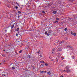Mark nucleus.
Here are the masks:
<instances>
[{
	"instance_id": "nucleus-23",
	"label": "nucleus",
	"mask_w": 77,
	"mask_h": 77,
	"mask_svg": "<svg viewBox=\"0 0 77 77\" xmlns=\"http://www.w3.org/2000/svg\"><path fill=\"white\" fill-rule=\"evenodd\" d=\"M26 9V10H28L29 11L30 9V8H27Z\"/></svg>"
},
{
	"instance_id": "nucleus-43",
	"label": "nucleus",
	"mask_w": 77,
	"mask_h": 77,
	"mask_svg": "<svg viewBox=\"0 0 77 77\" xmlns=\"http://www.w3.org/2000/svg\"><path fill=\"white\" fill-rule=\"evenodd\" d=\"M3 75H4V76H6V75L4 74Z\"/></svg>"
},
{
	"instance_id": "nucleus-32",
	"label": "nucleus",
	"mask_w": 77,
	"mask_h": 77,
	"mask_svg": "<svg viewBox=\"0 0 77 77\" xmlns=\"http://www.w3.org/2000/svg\"><path fill=\"white\" fill-rule=\"evenodd\" d=\"M7 2H9V1L8 0H6Z\"/></svg>"
},
{
	"instance_id": "nucleus-39",
	"label": "nucleus",
	"mask_w": 77,
	"mask_h": 77,
	"mask_svg": "<svg viewBox=\"0 0 77 77\" xmlns=\"http://www.w3.org/2000/svg\"><path fill=\"white\" fill-rule=\"evenodd\" d=\"M51 60L52 61H53V60H54L53 59H52Z\"/></svg>"
},
{
	"instance_id": "nucleus-1",
	"label": "nucleus",
	"mask_w": 77,
	"mask_h": 77,
	"mask_svg": "<svg viewBox=\"0 0 77 77\" xmlns=\"http://www.w3.org/2000/svg\"><path fill=\"white\" fill-rule=\"evenodd\" d=\"M69 67L68 66H67L65 67V69H66V71L67 73H68V72H71L70 70H69Z\"/></svg>"
},
{
	"instance_id": "nucleus-15",
	"label": "nucleus",
	"mask_w": 77,
	"mask_h": 77,
	"mask_svg": "<svg viewBox=\"0 0 77 77\" xmlns=\"http://www.w3.org/2000/svg\"><path fill=\"white\" fill-rule=\"evenodd\" d=\"M73 35H74V36H76V33L75 32H74L73 33Z\"/></svg>"
},
{
	"instance_id": "nucleus-27",
	"label": "nucleus",
	"mask_w": 77,
	"mask_h": 77,
	"mask_svg": "<svg viewBox=\"0 0 77 77\" xmlns=\"http://www.w3.org/2000/svg\"><path fill=\"white\" fill-rule=\"evenodd\" d=\"M18 33H16V36H18Z\"/></svg>"
},
{
	"instance_id": "nucleus-51",
	"label": "nucleus",
	"mask_w": 77,
	"mask_h": 77,
	"mask_svg": "<svg viewBox=\"0 0 77 77\" xmlns=\"http://www.w3.org/2000/svg\"><path fill=\"white\" fill-rule=\"evenodd\" d=\"M3 51H5V50H4Z\"/></svg>"
},
{
	"instance_id": "nucleus-20",
	"label": "nucleus",
	"mask_w": 77,
	"mask_h": 77,
	"mask_svg": "<svg viewBox=\"0 0 77 77\" xmlns=\"http://www.w3.org/2000/svg\"><path fill=\"white\" fill-rule=\"evenodd\" d=\"M54 77H58V76H57V75H56L54 76Z\"/></svg>"
},
{
	"instance_id": "nucleus-47",
	"label": "nucleus",
	"mask_w": 77,
	"mask_h": 77,
	"mask_svg": "<svg viewBox=\"0 0 77 77\" xmlns=\"http://www.w3.org/2000/svg\"><path fill=\"white\" fill-rule=\"evenodd\" d=\"M2 65V63H1L0 64V65Z\"/></svg>"
},
{
	"instance_id": "nucleus-53",
	"label": "nucleus",
	"mask_w": 77,
	"mask_h": 77,
	"mask_svg": "<svg viewBox=\"0 0 77 77\" xmlns=\"http://www.w3.org/2000/svg\"><path fill=\"white\" fill-rule=\"evenodd\" d=\"M59 45H58V46H59Z\"/></svg>"
},
{
	"instance_id": "nucleus-38",
	"label": "nucleus",
	"mask_w": 77,
	"mask_h": 77,
	"mask_svg": "<svg viewBox=\"0 0 77 77\" xmlns=\"http://www.w3.org/2000/svg\"><path fill=\"white\" fill-rule=\"evenodd\" d=\"M38 54H40L41 53H39V52H38Z\"/></svg>"
},
{
	"instance_id": "nucleus-24",
	"label": "nucleus",
	"mask_w": 77,
	"mask_h": 77,
	"mask_svg": "<svg viewBox=\"0 0 77 77\" xmlns=\"http://www.w3.org/2000/svg\"><path fill=\"white\" fill-rule=\"evenodd\" d=\"M12 69H15V67H12Z\"/></svg>"
},
{
	"instance_id": "nucleus-13",
	"label": "nucleus",
	"mask_w": 77,
	"mask_h": 77,
	"mask_svg": "<svg viewBox=\"0 0 77 77\" xmlns=\"http://www.w3.org/2000/svg\"><path fill=\"white\" fill-rule=\"evenodd\" d=\"M72 58L73 59H74L75 57L73 56H72Z\"/></svg>"
},
{
	"instance_id": "nucleus-50",
	"label": "nucleus",
	"mask_w": 77,
	"mask_h": 77,
	"mask_svg": "<svg viewBox=\"0 0 77 77\" xmlns=\"http://www.w3.org/2000/svg\"><path fill=\"white\" fill-rule=\"evenodd\" d=\"M3 62H5V61H3Z\"/></svg>"
},
{
	"instance_id": "nucleus-9",
	"label": "nucleus",
	"mask_w": 77,
	"mask_h": 77,
	"mask_svg": "<svg viewBox=\"0 0 77 77\" xmlns=\"http://www.w3.org/2000/svg\"><path fill=\"white\" fill-rule=\"evenodd\" d=\"M22 52H23V50H20L19 51V53H22Z\"/></svg>"
},
{
	"instance_id": "nucleus-14",
	"label": "nucleus",
	"mask_w": 77,
	"mask_h": 77,
	"mask_svg": "<svg viewBox=\"0 0 77 77\" xmlns=\"http://www.w3.org/2000/svg\"><path fill=\"white\" fill-rule=\"evenodd\" d=\"M40 63H44V61H43V60H42L40 61Z\"/></svg>"
},
{
	"instance_id": "nucleus-4",
	"label": "nucleus",
	"mask_w": 77,
	"mask_h": 77,
	"mask_svg": "<svg viewBox=\"0 0 77 77\" xmlns=\"http://www.w3.org/2000/svg\"><path fill=\"white\" fill-rule=\"evenodd\" d=\"M72 47L71 46L68 45L66 47V48H72Z\"/></svg>"
},
{
	"instance_id": "nucleus-17",
	"label": "nucleus",
	"mask_w": 77,
	"mask_h": 77,
	"mask_svg": "<svg viewBox=\"0 0 77 77\" xmlns=\"http://www.w3.org/2000/svg\"><path fill=\"white\" fill-rule=\"evenodd\" d=\"M16 4L17 5V6H20V4H18L17 2H16Z\"/></svg>"
},
{
	"instance_id": "nucleus-35",
	"label": "nucleus",
	"mask_w": 77,
	"mask_h": 77,
	"mask_svg": "<svg viewBox=\"0 0 77 77\" xmlns=\"http://www.w3.org/2000/svg\"><path fill=\"white\" fill-rule=\"evenodd\" d=\"M60 57L59 56V57H58V58H59V59H60Z\"/></svg>"
},
{
	"instance_id": "nucleus-7",
	"label": "nucleus",
	"mask_w": 77,
	"mask_h": 77,
	"mask_svg": "<svg viewBox=\"0 0 77 77\" xmlns=\"http://www.w3.org/2000/svg\"><path fill=\"white\" fill-rule=\"evenodd\" d=\"M57 22H59V21H57V20H56L55 21H54L53 22V23H56Z\"/></svg>"
},
{
	"instance_id": "nucleus-21",
	"label": "nucleus",
	"mask_w": 77,
	"mask_h": 77,
	"mask_svg": "<svg viewBox=\"0 0 77 77\" xmlns=\"http://www.w3.org/2000/svg\"><path fill=\"white\" fill-rule=\"evenodd\" d=\"M40 72L41 73H44V71H41Z\"/></svg>"
},
{
	"instance_id": "nucleus-41",
	"label": "nucleus",
	"mask_w": 77,
	"mask_h": 77,
	"mask_svg": "<svg viewBox=\"0 0 77 77\" xmlns=\"http://www.w3.org/2000/svg\"><path fill=\"white\" fill-rule=\"evenodd\" d=\"M64 72H66V70H64L63 71Z\"/></svg>"
},
{
	"instance_id": "nucleus-37",
	"label": "nucleus",
	"mask_w": 77,
	"mask_h": 77,
	"mask_svg": "<svg viewBox=\"0 0 77 77\" xmlns=\"http://www.w3.org/2000/svg\"><path fill=\"white\" fill-rule=\"evenodd\" d=\"M60 77H63V76L61 75V76H60Z\"/></svg>"
},
{
	"instance_id": "nucleus-6",
	"label": "nucleus",
	"mask_w": 77,
	"mask_h": 77,
	"mask_svg": "<svg viewBox=\"0 0 77 77\" xmlns=\"http://www.w3.org/2000/svg\"><path fill=\"white\" fill-rule=\"evenodd\" d=\"M48 74H49V75H50V74H51V72L49 71V72H48Z\"/></svg>"
},
{
	"instance_id": "nucleus-29",
	"label": "nucleus",
	"mask_w": 77,
	"mask_h": 77,
	"mask_svg": "<svg viewBox=\"0 0 77 77\" xmlns=\"http://www.w3.org/2000/svg\"><path fill=\"white\" fill-rule=\"evenodd\" d=\"M39 56H40V57H42V55L41 54H40Z\"/></svg>"
},
{
	"instance_id": "nucleus-8",
	"label": "nucleus",
	"mask_w": 77,
	"mask_h": 77,
	"mask_svg": "<svg viewBox=\"0 0 77 77\" xmlns=\"http://www.w3.org/2000/svg\"><path fill=\"white\" fill-rule=\"evenodd\" d=\"M54 50H55V49L54 48H53L52 49V53L53 54H54L53 53V51H54Z\"/></svg>"
},
{
	"instance_id": "nucleus-11",
	"label": "nucleus",
	"mask_w": 77,
	"mask_h": 77,
	"mask_svg": "<svg viewBox=\"0 0 77 77\" xmlns=\"http://www.w3.org/2000/svg\"><path fill=\"white\" fill-rule=\"evenodd\" d=\"M56 20H57H57H59V18H57V17L56 18Z\"/></svg>"
},
{
	"instance_id": "nucleus-22",
	"label": "nucleus",
	"mask_w": 77,
	"mask_h": 77,
	"mask_svg": "<svg viewBox=\"0 0 77 77\" xmlns=\"http://www.w3.org/2000/svg\"><path fill=\"white\" fill-rule=\"evenodd\" d=\"M18 13H19V14H21V11H18Z\"/></svg>"
},
{
	"instance_id": "nucleus-42",
	"label": "nucleus",
	"mask_w": 77,
	"mask_h": 77,
	"mask_svg": "<svg viewBox=\"0 0 77 77\" xmlns=\"http://www.w3.org/2000/svg\"><path fill=\"white\" fill-rule=\"evenodd\" d=\"M45 72V73L46 72H47V71H45V72Z\"/></svg>"
},
{
	"instance_id": "nucleus-28",
	"label": "nucleus",
	"mask_w": 77,
	"mask_h": 77,
	"mask_svg": "<svg viewBox=\"0 0 77 77\" xmlns=\"http://www.w3.org/2000/svg\"><path fill=\"white\" fill-rule=\"evenodd\" d=\"M28 57H29V58H31L30 56V55H28Z\"/></svg>"
},
{
	"instance_id": "nucleus-31",
	"label": "nucleus",
	"mask_w": 77,
	"mask_h": 77,
	"mask_svg": "<svg viewBox=\"0 0 77 77\" xmlns=\"http://www.w3.org/2000/svg\"><path fill=\"white\" fill-rule=\"evenodd\" d=\"M15 8L16 9H17V8H18V7H17V6H16V7H15Z\"/></svg>"
},
{
	"instance_id": "nucleus-46",
	"label": "nucleus",
	"mask_w": 77,
	"mask_h": 77,
	"mask_svg": "<svg viewBox=\"0 0 77 77\" xmlns=\"http://www.w3.org/2000/svg\"><path fill=\"white\" fill-rule=\"evenodd\" d=\"M38 51H39V52H41V51H40V50H39Z\"/></svg>"
},
{
	"instance_id": "nucleus-18",
	"label": "nucleus",
	"mask_w": 77,
	"mask_h": 77,
	"mask_svg": "<svg viewBox=\"0 0 77 77\" xmlns=\"http://www.w3.org/2000/svg\"><path fill=\"white\" fill-rule=\"evenodd\" d=\"M71 33L72 35H73V32H72L71 31Z\"/></svg>"
},
{
	"instance_id": "nucleus-49",
	"label": "nucleus",
	"mask_w": 77,
	"mask_h": 77,
	"mask_svg": "<svg viewBox=\"0 0 77 77\" xmlns=\"http://www.w3.org/2000/svg\"><path fill=\"white\" fill-rule=\"evenodd\" d=\"M5 32H7V30H6L5 31Z\"/></svg>"
},
{
	"instance_id": "nucleus-16",
	"label": "nucleus",
	"mask_w": 77,
	"mask_h": 77,
	"mask_svg": "<svg viewBox=\"0 0 77 77\" xmlns=\"http://www.w3.org/2000/svg\"><path fill=\"white\" fill-rule=\"evenodd\" d=\"M14 25H13V26H12L11 27V29H13V28H14Z\"/></svg>"
},
{
	"instance_id": "nucleus-30",
	"label": "nucleus",
	"mask_w": 77,
	"mask_h": 77,
	"mask_svg": "<svg viewBox=\"0 0 77 77\" xmlns=\"http://www.w3.org/2000/svg\"><path fill=\"white\" fill-rule=\"evenodd\" d=\"M47 31H46V32H45V34L47 35Z\"/></svg>"
},
{
	"instance_id": "nucleus-45",
	"label": "nucleus",
	"mask_w": 77,
	"mask_h": 77,
	"mask_svg": "<svg viewBox=\"0 0 77 77\" xmlns=\"http://www.w3.org/2000/svg\"><path fill=\"white\" fill-rule=\"evenodd\" d=\"M18 18H20V17H20V16H18Z\"/></svg>"
},
{
	"instance_id": "nucleus-40",
	"label": "nucleus",
	"mask_w": 77,
	"mask_h": 77,
	"mask_svg": "<svg viewBox=\"0 0 77 77\" xmlns=\"http://www.w3.org/2000/svg\"><path fill=\"white\" fill-rule=\"evenodd\" d=\"M59 42V41H58L56 42H57V43H58V42Z\"/></svg>"
},
{
	"instance_id": "nucleus-34",
	"label": "nucleus",
	"mask_w": 77,
	"mask_h": 77,
	"mask_svg": "<svg viewBox=\"0 0 77 77\" xmlns=\"http://www.w3.org/2000/svg\"><path fill=\"white\" fill-rule=\"evenodd\" d=\"M25 49H26L27 50V49H28V48L26 47V48H25Z\"/></svg>"
},
{
	"instance_id": "nucleus-25",
	"label": "nucleus",
	"mask_w": 77,
	"mask_h": 77,
	"mask_svg": "<svg viewBox=\"0 0 77 77\" xmlns=\"http://www.w3.org/2000/svg\"><path fill=\"white\" fill-rule=\"evenodd\" d=\"M42 14H45V12L44 11H42Z\"/></svg>"
},
{
	"instance_id": "nucleus-10",
	"label": "nucleus",
	"mask_w": 77,
	"mask_h": 77,
	"mask_svg": "<svg viewBox=\"0 0 77 77\" xmlns=\"http://www.w3.org/2000/svg\"><path fill=\"white\" fill-rule=\"evenodd\" d=\"M56 13H57V11H53V13H54V14H56Z\"/></svg>"
},
{
	"instance_id": "nucleus-12",
	"label": "nucleus",
	"mask_w": 77,
	"mask_h": 77,
	"mask_svg": "<svg viewBox=\"0 0 77 77\" xmlns=\"http://www.w3.org/2000/svg\"><path fill=\"white\" fill-rule=\"evenodd\" d=\"M20 29V28H17V29H16V31L17 32H18V30H19Z\"/></svg>"
},
{
	"instance_id": "nucleus-48",
	"label": "nucleus",
	"mask_w": 77,
	"mask_h": 77,
	"mask_svg": "<svg viewBox=\"0 0 77 77\" xmlns=\"http://www.w3.org/2000/svg\"><path fill=\"white\" fill-rule=\"evenodd\" d=\"M31 1V0H28V1Z\"/></svg>"
},
{
	"instance_id": "nucleus-19",
	"label": "nucleus",
	"mask_w": 77,
	"mask_h": 77,
	"mask_svg": "<svg viewBox=\"0 0 77 77\" xmlns=\"http://www.w3.org/2000/svg\"><path fill=\"white\" fill-rule=\"evenodd\" d=\"M45 65L46 66H48V64L46 63H45Z\"/></svg>"
},
{
	"instance_id": "nucleus-3",
	"label": "nucleus",
	"mask_w": 77,
	"mask_h": 77,
	"mask_svg": "<svg viewBox=\"0 0 77 77\" xmlns=\"http://www.w3.org/2000/svg\"><path fill=\"white\" fill-rule=\"evenodd\" d=\"M63 41H61L60 42V46H62V44H63Z\"/></svg>"
},
{
	"instance_id": "nucleus-36",
	"label": "nucleus",
	"mask_w": 77,
	"mask_h": 77,
	"mask_svg": "<svg viewBox=\"0 0 77 77\" xmlns=\"http://www.w3.org/2000/svg\"><path fill=\"white\" fill-rule=\"evenodd\" d=\"M61 58H63V59H62V60H63V59H64V58H63L62 57H61Z\"/></svg>"
},
{
	"instance_id": "nucleus-26",
	"label": "nucleus",
	"mask_w": 77,
	"mask_h": 77,
	"mask_svg": "<svg viewBox=\"0 0 77 77\" xmlns=\"http://www.w3.org/2000/svg\"><path fill=\"white\" fill-rule=\"evenodd\" d=\"M66 30H67V29L66 28H65L64 29V30H65V31H66Z\"/></svg>"
},
{
	"instance_id": "nucleus-33",
	"label": "nucleus",
	"mask_w": 77,
	"mask_h": 77,
	"mask_svg": "<svg viewBox=\"0 0 77 77\" xmlns=\"http://www.w3.org/2000/svg\"><path fill=\"white\" fill-rule=\"evenodd\" d=\"M56 59H57V62H58V59H57V58H56Z\"/></svg>"
},
{
	"instance_id": "nucleus-52",
	"label": "nucleus",
	"mask_w": 77,
	"mask_h": 77,
	"mask_svg": "<svg viewBox=\"0 0 77 77\" xmlns=\"http://www.w3.org/2000/svg\"><path fill=\"white\" fill-rule=\"evenodd\" d=\"M57 2H58V1L56 3H57Z\"/></svg>"
},
{
	"instance_id": "nucleus-44",
	"label": "nucleus",
	"mask_w": 77,
	"mask_h": 77,
	"mask_svg": "<svg viewBox=\"0 0 77 77\" xmlns=\"http://www.w3.org/2000/svg\"><path fill=\"white\" fill-rule=\"evenodd\" d=\"M41 65H42V66H44V65H43V64H42Z\"/></svg>"
},
{
	"instance_id": "nucleus-5",
	"label": "nucleus",
	"mask_w": 77,
	"mask_h": 77,
	"mask_svg": "<svg viewBox=\"0 0 77 77\" xmlns=\"http://www.w3.org/2000/svg\"><path fill=\"white\" fill-rule=\"evenodd\" d=\"M61 50H62V49H61L60 48H59L57 49V51H61Z\"/></svg>"
},
{
	"instance_id": "nucleus-2",
	"label": "nucleus",
	"mask_w": 77,
	"mask_h": 77,
	"mask_svg": "<svg viewBox=\"0 0 77 77\" xmlns=\"http://www.w3.org/2000/svg\"><path fill=\"white\" fill-rule=\"evenodd\" d=\"M52 32V31L51 30H49V31H48V33L47 34V36H50V33H51Z\"/></svg>"
}]
</instances>
